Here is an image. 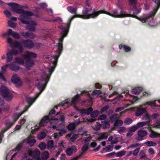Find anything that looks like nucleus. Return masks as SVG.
I'll use <instances>...</instances> for the list:
<instances>
[{
    "mask_svg": "<svg viewBox=\"0 0 160 160\" xmlns=\"http://www.w3.org/2000/svg\"><path fill=\"white\" fill-rule=\"evenodd\" d=\"M68 28V26L67 27H63L62 26L60 27V29L65 31L63 32L62 36L59 39V42L58 45V49L57 50V53L58 55H53L52 56V60L51 62L52 63V66L48 69V72H44L43 73V76L41 78V79H36V85L38 87L39 90L41 92L37 95V97L41 94L42 92L44 90L46 84L49 79L50 76L53 71L55 67H56L57 61L58 57L60 55L61 52L62 50L63 47L62 42L63 41V38L65 37L67 34L66 29Z\"/></svg>",
    "mask_w": 160,
    "mask_h": 160,
    "instance_id": "obj_1",
    "label": "nucleus"
},
{
    "mask_svg": "<svg viewBox=\"0 0 160 160\" xmlns=\"http://www.w3.org/2000/svg\"><path fill=\"white\" fill-rule=\"evenodd\" d=\"M51 120L50 117L48 116H46L43 117L41 120L40 122L35 127V129L36 130H38V129L41 127L45 126L47 125V123Z\"/></svg>",
    "mask_w": 160,
    "mask_h": 160,
    "instance_id": "obj_11",
    "label": "nucleus"
},
{
    "mask_svg": "<svg viewBox=\"0 0 160 160\" xmlns=\"http://www.w3.org/2000/svg\"><path fill=\"white\" fill-rule=\"evenodd\" d=\"M28 154L29 156H31L33 158H35L38 157L40 155V152L38 149H36L34 150H30L28 152H26L24 154L22 158H23L27 157L26 154Z\"/></svg>",
    "mask_w": 160,
    "mask_h": 160,
    "instance_id": "obj_12",
    "label": "nucleus"
},
{
    "mask_svg": "<svg viewBox=\"0 0 160 160\" xmlns=\"http://www.w3.org/2000/svg\"><path fill=\"white\" fill-rule=\"evenodd\" d=\"M98 112L97 110L94 111L91 114V116L92 117H96L98 115Z\"/></svg>",
    "mask_w": 160,
    "mask_h": 160,
    "instance_id": "obj_53",
    "label": "nucleus"
},
{
    "mask_svg": "<svg viewBox=\"0 0 160 160\" xmlns=\"http://www.w3.org/2000/svg\"><path fill=\"white\" fill-rule=\"evenodd\" d=\"M92 127L94 130L98 131L100 129L101 125L99 123L96 122V124L93 125Z\"/></svg>",
    "mask_w": 160,
    "mask_h": 160,
    "instance_id": "obj_34",
    "label": "nucleus"
},
{
    "mask_svg": "<svg viewBox=\"0 0 160 160\" xmlns=\"http://www.w3.org/2000/svg\"><path fill=\"white\" fill-rule=\"evenodd\" d=\"M101 125V127L103 129L109 128L110 126V124L107 122H102Z\"/></svg>",
    "mask_w": 160,
    "mask_h": 160,
    "instance_id": "obj_29",
    "label": "nucleus"
},
{
    "mask_svg": "<svg viewBox=\"0 0 160 160\" xmlns=\"http://www.w3.org/2000/svg\"><path fill=\"white\" fill-rule=\"evenodd\" d=\"M26 111L24 110V111H22V112L20 113H15L13 116V118H14V122H11L9 123V126L8 127L4 128L3 130H2L1 132H0V142H1L2 140V137H3V135L4 132L8 129L10 127H11L14 124V123L16 122L17 120L18 119L19 117L23 113H24Z\"/></svg>",
    "mask_w": 160,
    "mask_h": 160,
    "instance_id": "obj_7",
    "label": "nucleus"
},
{
    "mask_svg": "<svg viewBox=\"0 0 160 160\" xmlns=\"http://www.w3.org/2000/svg\"><path fill=\"white\" fill-rule=\"evenodd\" d=\"M26 121V118L25 117H24L23 119H21L20 121V124L22 125L24 124Z\"/></svg>",
    "mask_w": 160,
    "mask_h": 160,
    "instance_id": "obj_64",
    "label": "nucleus"
},
{
    "mask_svg": "<svg viewBox=\"0 0 160 160\" xmlns=\"http://www.w3.org/2000/svg\"><path fill=\"white\" fill-rule=\"evenodd\" d=\"M68 102V100H66L60 103L59 104V106H65L66 105H67Z\"/></svg>",
    "mask_w": 160,
    "mask_h": 160,
    "instance_id": "obj_54",
    "label": "nucleus"
},
{
    "mask_svg": "<svg viewBox=\"0 0 160 160\" xmlns=\"http://www.w3.org/2000/svg\"><path fill=\"white\" fill-rule=\"evenodd\" d=\"M132 11L133 12V14H129L132 15V17L136 18L135 15L138 14L140 12L141 10L140 8H137L135 7L132 9Z\"/></svg>",
    "mask_w": 160,
    "mask_h": 160,
    "instance_id": "obj_23",
    "label": "nucleus"
},
{
    "mask_svg": "<svg viewBox=\"0 0 160 160\" xmlns=\"http://www.w3.org/2000/svg\"><path fill=\"white\" fill-rule=\"evenodd\" d=\"M77 150L76 147L73 146L70 148H67L66 150V152L68 156H71L73 153H75L77 152Z\"/></svg>",
    "mask_w": 160,
    "mask_h": 160,
    "instance_id": "obj_15",
    "label": "nucleus"
},
{
    "mask_svg": "<svg viewBox=\"0 0 160 160\" xmlns=\"http://www.w3.org/2000/svg\"><path fill=\"white\" fill-rule=\"evenodd\" d=\"M9 66L10 67L11 69L13 71H16L18 70L19 69V67L17 65L16 62H12L9 64Z\"/></svg>",
    "mask_w": 160,
    "mask_h": 160,
    "instance_id": "obj_18",
    "label": "nucleus"
},
{
    "mask_svg": "<svg viewBox=\"0 0 160 160\" xmlns=\"http://www.w3.org/2000/svg\"><path fill=\"white\" fill-rule=\"evenodd\" d=\"M101 91L99 90H95L92 92V95L94 96L99 94Z\"/></svg>",
    "mask_w": 160,
    "mask_h": 160,
    "instance_id": "obj_60",
    "label": "nucleus"
},
{
    "mask_svg": "<svg viewBox=\"0 0 160 160\" xmlns=\"http://www.w3.org/2000/svg\"><path fill=\"white\" fill-rule=\"evenodd\" d=\"M118 116L117 114H114L112 116L110 117V120L113 122L115 121L117 118Z\"/></svg>",
    "mask_w": 160,
    "mask_h": 160,
    "instance_id": "obj_51",
    "label": "nucleus"
},
{
    "mask_svg": "<svg viewBox=\"0 0 160 160\" xmlns=\"http://www.w3.org/2000/svg\"><path fill=\"white\" fill-rule=\"evenodd\" d=\"M139 155L140 157V158L141 159H143L145 156H146L145 153L142 151H140L139 153Z\"/></svg>",
    "mask_w": 160,
    "mask_h": 160,
    "instance_id": "obj_62",
    "label": "nucleus"
},
{
    "mask_svg": "<svg viewBox=\"0 0 160 160\" xmlns=\"http://www.w3.org/2000/svg\"><path fill=\"white\" fill-rule=\"evenodd\" d=\"M55 111L54 109H53L50 112L49 115L48 116L50 118V119L52 120L51 122L50 127L54 129L55 128L58 122V119L54 118V117L55 116Z\"/></svg>",
    "mask_w": 160,
    "mask_h": 160,
    "instance_id": "obj_10",
    "label": "nucleus"
},
{
    "mask_svg": "<svg viewBox=\"0 0 160 160\" xmlns=\"http://www.w3.org/2000/svg\"><path fill=\"white\" fill-rule=\"evenodd\" d=\"M132 122V120L130 118L126 119L124 121V123L126 125L130 124Z\"/></svg>",
    "mask_w": 160,
    "mask_h": 160,
    "instance_id": "obj_43",
    "label": "nucleus"
},
{
    "mask_svg": "<svg viewBox=\"0 0 160 160\" xmlns=\"http://www.w3.org/2000/svg\"><path fill=\"white\" fill-rule=\"evenodd\" d=\"M8 4L14 12L21 14L19 19L22 23L29 25L26 27L27 29L34 32L36 23L35 22L29 20L30 16L33 15L32 13L29 12L24 11L21 8V7H20L19 5L17 3H10Z\"/></svg>",
    "mask_w": 160,
    "mask_h": 160,
    "instance_id": "obj_3",
    "label": "nucleus"
},
{
    "mask_svg": "<svg viewBox=\"0 0 160 160\" xmlns=\"http://www.w3.org/2000/svg\"><path fill=\"white\" fill-rule=\"evenodd\" d=\"M126 152L124 150L118 152L116 153V156L117 157H122L125 154Z\"/></svg>",
    "mask_w": 160,
    "mask_h": 160,
    "instance_id": "obj_37",
    "label": "nucleus"
},
{
    "mask_svg": "<svg viewBox=\"0 0 160 160\" xmlns=\"http://www.w3.org/2000/svg\"><path fill=\"white\" fill-rule=\"evenodd\" d=\"M22 146V145L21 144H18V145L16 147V148H15L14 149L11 150L9 154H10L12 153V152H14V151H19L21 149V148Z\"/></svg>",
    "mask_w": 160,
    "mask_h": 160,
    "instance_id": "obj_36",
    "label": "nucleus"
},
{
    "mask_svg": "<svg viewBox=\"0 0 160 160\" xmlns=\"http://www.w3.org/2000/svg\"><path fill=\"white\" fill-rule=\"evenodd\" d=\"M15 62L18 63L24 64V60L23 59L21 58H20L17 57L15 58Z\"/></svg>",
    "mask_w": 160,
    "mask_h": 160,
    "instance_id": "obj_31",
    "label": "nucleus"
},
{
    "mask_svg": "<svg viewBox=\"0 0 160 160\" xmlns=\"http://www.w3.org/2000/svg\"><path fill=\"white\" fill-rule=\"evenodd\" d=\"M146 145L148 146H155L157 143L151 141H148L145 142Z\"/></svg>",
    "mask_w": 160,
    "mask_h": 160,
    "instance_id": "obj_42",
    "label": "nucleus"
},
{
    "mask_svg": "<svg viewBox=\"0 0 160 160\" xmlns=\"http://www.w3.org/2000/svg\"><path fill=\"white\" fill-rule=\"evenodd\" d=\"M138 128L136 125H134L129 128V130L131 132H132L133 133L134 132L136 131L137 129Z\"/></svg>",
    "mask_w": 160,
    "mask_h": 160,
    "instance_id": "obj_44",
    "label": "nucleus"
},
{
    "mask_svg": "<svg viewBox=\"0 0 160 160\" xmlns=\"http://www.w3.org/2000/svg\"><path fill=\"white\" fill-rule=\"evenodd\" d=\"M25 141H26L30 146H33L36 142L34 138L32 136H29L27 138L25 139Z\"/></svg>",
    "mask_w": 160,
    "mask_h": 160,
    "instance_id": "obj_16",
    "label": "nucleus"
},
{
    "mask_svg": "<svg viewBox=\"0 0 160 160\" xmlns=\"http://www.w3.org/2000/svg\"><path fill=\"white\" fill-rule=\"evenodd\" d=\"M46 135V134L45 132H42L38 135V138L39 140H41L45 138Z\"/></svg>",
    "mask_w": 160,
    "mask_h": 160,
    "instance_id": "obj_38",
    "label": "nucleus"
},
{
    "mask_svg": "<svg viewBox=\"0 0 160 160\" xmlns=\"http://www.w3.org/2000/svg\"><path fill=\"white\" fill-rule=\"evenodd\" d=\"M78 138V135L77 134H74L70 138V142H73Z\"/></svg>",
    "mask_w": 160,
    "mask_h": 160,
    "instance_id": "obj_49",
    "label": "nucleus"
},
{
    "mask_svg": "<svg viewBox=\"0 0 160 160\" xmlns=\"http://www.w3.org/2000/svg\"><path fill=\"white\" fill-rule=\"evenodd\" d=\"M142 87H136L132 89V92L133 93L138 95L142 91Z\"/></svg>",
    "mask_w": 160,
    "mask_h": 160,
    "instance_id": "obj_21",
    "label": "nucleus"
},
{
    "mask_svg": "<svg viewBox=\"0 0 160 160\" xmlns=\"http://www.w3.org/2000/svg\"><path fill=\"white\" fill-rule=\"evenodd\" d=\"M108 137V135L106 133H104L101 134L98 138V140L99 141H101L102 139H106Z\"/></svg>",
    "mask_w": 160,
    "mask_h": 160,
    "instance_id": "obj_35",
    "label": "nucleus"
},
{
    "mask_svg": "<svg viewBox=\"0 0 160 160\" xmlns=\"http://www.w3.org/2000/svg\"><path fill=\"white\" fill-rule=\"evenodd\" d=\"M145 111V109L144 108H139L136 112L135 115L137 116H139L142 114Z\"/></svg>",
    "mask_w": 160,
    "mask_h": 160,
    "instance_id": "obj_24",
    "label": "nucleus"
},
{
    "mask_svg": "<svg viewBox=\"0 0 160 160\" xmlns=\"http://www.w3.org/2000/svg\"><path fill=\"white\" fill-rule=\"evenodd\" d=\"M39 148L42 150H43L46 148V143L45 142H42L39 145Z\"/></svg>",
    "mask_w": 160,
    "mask_h": 160,
    "instance_id": "obj_45",
    "label": "nucleus"
},
{
    "mask_svg": "<svg viewBox=\"0 0 160 160\" xmlns=\"http://www.w3.org/2000/svg\"><path fill=\"white\" fill-rule=\"evenodd\" d=\"M155 101L148 102L146 103V105L151 106L152 108L157 107L158 109H160V105H156L155 103Z\"/></svg>",
    "mask_w": 160,
    "mask_h": 160,
    "instance_id": "obj_25",
    "label": "nucleus"
},
{
    "mask_svg": "<svg viewBox=\"0 0 160 160\" xmlns=\"http://www.w3.org/2000/svg\"><path fill=\"white\" fill-rule=\"evenodd\" d=\"M123 50L125 52H128L131 51V48L130 47L125 45H124Z\"/></svg>",
    "mask_w": 160,
    "mask_h": 160,
    "instance_id": "obj_55",
    "label": "nucleus"
},
{
    "mask_svg": "<svg viewBox=\"0 0 160 160\" xmlns=\"http://www.w3.org/2000/svg\"><path fill=\"white\" fill-rule=\"evenodd\" d=\"M11 81L17 87H20L22 85V81L17 74H15L13 75L11 78Z\"/></svg>",
    "mask_w": 160,
    "mask_h": 160,
    "instance_id": "obj_13",
    "label": "nucleus"
},
{
    "mask_svg": "<svg viewBox=\"0 0 160 160\" xmlns=\"http://www.w3.org/2000/svg\"><path fill=\"white\" fill-rule=\"evenodd\" d=\"M7 43L8 44L10 48L12 50L8 51L6 54V62H10L12 61L13 59V55H17L18 51V50L14 49L15 48H18L20 52L22 53L23 51L22 46L17 41H13L11 38H8L7 39Z\"/></svg>",
    "mask_w": 160,
    "mask_h": 160,
    "instance_id": "obj_4",
    "label": "nucleus"
},
{
    "mask_svg": "<svg viewBox=\"0 0 160 160\" xmlns=\"http://www.w3.org/2000/svg\"><path fill=\"white\" fill-rule=\"evenodd\" d=\"M12 36L15 39H18L20 38V35L14 32H13Z\"/></svg>",
    "mask_w": 160,
    "mask_h": 160,
    "instance_id": "obj_52",
    "label": "nucleus"
},
{
    "mask_svg": "<svg viewBox=\"0 0 160 160\" xmlns=\"http://www.w3.org/2000/svg\"><path fill=\"white\" fill-rule=\"evenodd\" d=\"M49 154L47 151H45L42 155V160H46L49 157Z\"/></svg>",
    "mask_w": 160,
    "mask_h": 160,
    "instance_id": "obj_27",
    "label": "nucleus"
},
{
    "mask_svg": "<svg viewBox=\"0 0 160 160\" xmlns=\"http://www.w3.org/2000/svg\"><path fill=\"white\" fill-rule=\"evenodd\" d=\"M92 10V5L90 2H88L86 3L84 9L83 11V15L77 16L76 17L81 18H83L89 19L94 18L97 17L100 14L104 13L115 18H124L128 17H132V15L123 11L121 9L120 13H118L117 10L114 9L112 10L111 12H109L104 11H96L94 9L92 13H90Z\"/></svg>",
    "mask_w": 160,
    "mask_h": 160,
    "instance_id": "obj_2",
    "label": "nucleus"
},
{
    "mask_svg": "<svg viewBox=\"0 0 160 160\" xmlns=\"http://www.w3.org/2000/svg\"><path fill=\"white\" fill-rule=\"evenodd\" d=\"M0 94L4 97L7 101L12 100V96L8 89L6 87L2 86L0 88Z\"/></svg>",
    "mask_w": 160,
    "mask_h": 160,
    "instance_id": "obj_9",
    "label": "nucleus"
},
{
    "mask_svg": "<svg viewBox=\"0 0 160 160\" xmlns=\"http://www.w3.org/2000/svg\"><path fill=\"white\" fill-rule=\"evenodd\" d=\"M159 136V134L157 133L152 132L149 134V137L152 138H155Z\"/></svg>",
    "mask_w": 160,
    "mask_h": 160,
    "instance_id": "obj_40",
    "label": "nucleus"
},
{
    "mask_svg": "<svg viewBox=\"0 0 160 160\" xmlns=\"http://www.w3.org/2000/svg\"><path fill=\"white\" fill-rule=\"evenodd\" d=\"M93 109L91 107H90L87 109H83L81 110V112L82 115L83 114H87V115L90 114L92 112Z\"/></svg>",
    "mask_w": 160,
    "mask_h": 160,
    "instance_id": "obj_19",
    "label": "nucleus"
},
{
    "mask_svg": "<svg viewBox=\"0 0 160 160\" xmlns=\"http://www.w3.org/2000/svg\"><path fill=\"white\" fill-rule=\"evenodd\" d=\"M8 26L12 28H14L16 27V24L13 22L12 20H9L8 21Z\"/></svg>",
    "mask_w": 160,
    "mask_h": 160,
    "instance_id": "obj_47",
    "label": "nucleus"
},
{
    "mask_svg": "<svg viewBox=\"0 0 160 160\" xmlns=\"http://www.w3.org/2000/svg\"><path fill=\"white\" fill-rule=\"evenodd\" d=\"M107 116L104 114H102L99 116L98 118V120H103L106 118Z\"/></svg>",
    "mask_w": 160,
    "mask_h": 160,
    "instance_id": "obj_56",
    "label": "nucleus"
},
{
    "mask_svg": "<svg viewBox=\"0 0 160 160\" xmlns=\"http://www.w3.org/2000/svg\"><path fill=\"white\" fill-rule=\"evenodd\" d=\"M91 2L89 0H87L86 1L85 3V5L84 6V8L83 11H82V15H76V14H77V9H76V8H74L73 7H72L71 6H69V7H67V10L70 12L72 14H75V15L73 16H72V17L70 18H69L68 22V24H70L72 20L74 18H79V17H76V16H77L78 15V16H81V15H83V13H82L84 9V8H85L86 3H87V2ZM90 3H91V2H90ZM79 18H80V17H79ZM82 19H83V18H82ZM84 19H86L85 18H84Z\"/></svg>",
    "mask_w": 160,
    "mask_h": 160,
    "instance_id": "obj_6",
    "label": "nucleus"
},
{
    "mask_svg": "<svg viewBox=\"0 0 160 160\" xmlns=\"http://www.w3.org/2000/svg\"><path fill=\"white\" fill-rule=\"evenodd\" d=\"M126 128L124 127H120L118 130V132L120 134H122L125 132Z\"/></svg>",
    "mask_w": 160,
    "mask_h": 160,
    "instance_id": "obj_48",
    "label": "nucleus"
},
{
    "mask_svg": "<svg viewBox=\"0 0 160 160\" xmlns=\"http://www.w3.org/2000/svg\"><path fill=\"white\" fill-rule=\"evenodd\" d=\"M47 146L48 149H51L53 147V142L52 140L49 141L47 144Z\"/></svg>",
    "mask_w": 160,
    "mask_h": 160,
    "instance_id": "obj_32",
    "label": "nucleus"
},
{
    "mask_svg": "<svg viewBox=\"0 0 160 160\" xmlns=\"http://www.w3.org/2000/svg\"><path fill=\"white\" fill-rule=\"evenodd\" d=\"M113 148V145H110L103 148V150L105 151V152H110L112 151Z\"/></svg>",
    "mask_w": 160,
    "mask_h": 160,
    "instance_id": "obj_28",
    "label": "nucleus"
},
{
    "mask_svg": "<svg viewBox=\"0 0 160 160\" xmlns=\"http://www.w3.org/2000/svg\"><path fill=\"white\" fill-rule=\"evenodd\" d=\"M9 66V64L8 63L6 64L5 65L2 66L1 67V69L2 72L6 71V69Z\"/></svg>",
    "mask_w": 160,
    "mask_h": 160,
    "instance_id": "obj_58",
    "label": "nucleus"
},
{
    "mask_svg": "<svg viewBox=\"0 0 160 160\" xmlns=\"http://www.w3.org/2000/svg\"><path fill=\"white\" fill-rule=\"evenodd\" d=\"M35 100V98H33L28 97L27 98L26 101L28 104H29V106H27L25 108V111H27L29 108L30 106L31 105L32 103Z\"/></svg>",
    "mask_w": 160,
    "mask_h": 160,
    "instance_id": "obj_17",
    "label": "nucleus"
},
{
    "mask_svg": "<svg viewBox=\"0 0 160 160\" xmlns=\"http://www.w3.org/2000/svg\"><path fill=\"white\" fill-rule=\"evenodd\" d=\"M22 56L24 59H26L25 65L27 68L32 67L34 65L33 61L30 58H35L37 55L35 53L29 52H27L25 54L22 55Z\"/></svg>",
    "mask_w": 160,
    "mask_h": 160,
    "instance_id": "obj_5",
    "label": "nucleus"
},
{
    "mask_svg": "<svg viewBox=\"0 0 160 160\" xmlns=\"http://www.w3.org/2000/svg\"><path fill=\"white\" fill-rule=\"evenodd\" d=\"M80 100L79 95H76L72 98L71 103L72 104L75 105Z\"/></svg>",
    "mask_w": 160,
    "mask_h": 160,
    "instance_id": "obj_26",
    "label": "nucleus"
},
{
    "mask_svg": "<svg viewBox=\"0 0 160 160\" xmlns=\"http://www.w3.org/2000/svg\"><path fill=\"white\" fill-rule=\"evenodd\" d=\"M66 132V131L65 129H61L59 132V135L60 136H62L63 134L65 133Z\"/></svg>",
    "mask_w": 160,
    "mask_h": 160,
    "instance_id": "obj_63",
    "label": "nucleus"
},
{
    "mask_svg": "<svg viewBox=\"0 0 160 160\" xmlns=\"http://www.w3.org/2000/svg\"><path fill=\"white\" fill-rule=\"evenodd\" d=\"M22 35L25 37H28L31 39H33L35 37L34 35L33 34L28 32H22Z\"/></svg>",
    "mask_w": 160,
    "mask_h": 160,
    "instance_id": "obj_22",
    "label": "nucleus"
},
{
    "mask_svg": "<svg viewBox=\"0 0 160 160\" xmlns=\"http://www.w3.org/2000/svg\"><path fill=\"white\" fill-rule=\"evenodd\" d=\"M22 43L24 47L29 49L32 48L34 46L33 42L29 40H23L22 42Z\"/></svg>",
    "mask_w": 160,
    "mask_h": 160,
    "instance_id": "obj_14",
    "label": "nucleus"
},
{
    "mask_svg": "<svg viewBox=\"0 0 160 160\" xmlns=\"http://www.w3.org/2000/svg\"><path fill=\"white\" fill-rule=\"evenodd\" d=\"M115 154H116V153L115 152H112L106 154L105 155V157L110 158L114 156Z\"/></svg>",
    "mask_w": 160,
    "mask_h": 160,
    "instance_id": "obj_59",
    "label": "nucleus"
},
{
    "mask_svg": "<svg viewBox=\"0 0 160 160\" xmlns=\"http://www.w3.org/2000/svg\"><path fill=\"white\" fill-rule=\"evenodd\" d=\"M114 125L115 126H120L123 124V122L120 120H117L114 122Z\"/></svg>",
    "mask_w": 160,
    "mask_h": 160,
    "instance_id": "obj_41",
    "label": "nucleus"
},
{
    "mask_svg": "<svg viewBox=\"0 0 160 160\" xmlns=\"http://www.w3.org/2000/svg\"><path fill=\"white\" fill-rule=\"evenodd\" d=\"M89 145V143L88 142L87 143H86L82 148V153L81 154V156L82 155V154H83V153L85 152L88 149Z\"/></svg>",
    "mask_w": 160,
    "mask_h": 160,
    "instance_id": "obj_39",
    "label": "nucleus"
},
{
    "mask_svg": "<svg viewBox=\"0 0 160 160\" xmlns=\"http://www.w3.org/2000/svg\"><path fill=\"white\" fill-rule=\"evenodd\" d=\"M147 131L142 129L139 130L138 132V135L140 138L145 137L147 134Z\"/></svg>",
    "mask_w": 160,
    "mask_h": 160,
    "instance_id": "obj_20",
    "label": "nucleus"
},
{
    "mask_svg": "<svg viewBox=\"0 0 160 160\" xmlns=\"http://www.w3.org/2000/svg\"><path fill=\"white\" fill-rule=\"evenodd\" d=\"M4 13L7 17H10L11 16V13L8 11H4Z\"/></svg>",
    "mask_w": 160,
    "mask_h": 160,
    "instance_id": "obj_61",
    "label": "nucleus"
},
{
    "mask_svg": "<svg viewBox=\"0 0 160 160\" xmlns=\"http://www.w3.org/2000/svg\"><path fill=\"white\" fill-rule=\"evenodd\" d=\"M147 123L146 122H138L137 124L135 125L138 129L141 128L147 124Z\"/></svg>",
    "mask_w": 160,
    "mask_h": 160,
    "instance_id": "obj_33",
    "label": "nucleus"
},
{
    "mask_svg": "<svg viewBox=\"0 0 160 160\" xmlns=\"http://www.w3.org/2000/svg\"><path fill=\"white\" fill-rule=\"evenodd\" d=\"M153 127L157 128H160V120L156 122L153 125Z\"/></svg>",
    "mask_w": 160,
    "mask_h": 160,
    "instance_id": "obj_50",
    "label": "nucleus"
},
{
    "mask_svg": "<svg viewBox=\"0 0 160 160\" xmlns=\"http://www.w3.org/2000/svg\"><path fill=\"white\" fill-rule=\"evenodd\" d=\"M139 145V144L138 143H133L132 144L129 146L128 147L127 149H128L130 148H134L138 146Z\"/></svg>",
    "mask_w": 160,
    "mask_h": 160,
    "instance_id": "obj_46",
    "label": "nucleus"
},
{
    "mask_svg": "<svg viewBox=\"0 0 160 160\" xmlns=\"http://www.w3.org/2000/svg\"><path fill=\"white\" fill-rule=\"evenodd\" d=\"M76 125L74 123H71L67 127L68 129L69 130H72L75 129Z\"/></svg>",
    "mask_w": 160,
    "mask_h": 160,
    "instance_id": "obj_30",
    "label": "nucleus"
},
{
    "mask_svg": "<svg viewBox=\"0 0 160 160\" xmlns=\"http://www.w3.org/2000/svg\"><path fill=\"white\" fill-rule=\"evenodd\" d=\"M140 148H137L134 150L132 153L133 156H136L138 155V154L140 150Z\"/></svg>",
    "mask_w": 160,
    "mask_h": 160,
    "instance_id": "obj_57",
    "label": "nucleus"
},
{
    "mask_svg": "<svg viewBox=\"0 0 160 160\" xmlns=\"http://www.w3.org/2000/svg\"><path fill=\"white\" fill-rule=\"evenodd\" d=\"M159 8V6L155 7L151 12L145 15V16L141 18L140 19V21L142 22H146L152 20Z\"/></svg>",
    "mask_w": 160,
    "mask_h": 160,
    "instance_id": "obj_8",
    "label": "nucleus"
}]
</instances>
